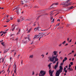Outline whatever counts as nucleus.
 I'll return each instance as SVG.
<instances>
[{"label":"nucleus","mask_w":76,"mask_h":76,"mask_svg":"<svg viewBox=\"0 0 76 76\" xmlns=\"http://www.w3.org/2000/svg\"><path fill=\"white\" fill-rule=\"evenodd\" d=\"M59 26V23L57 24L56 25V26Z\"/></svg>","instance_id":"obj_41"},{"label":"nucleus","mask_w":76,"mask_h":76,"mask_svg":"<svg viewBox=\"0 0 76 76\" xmlns=\"http://www.w3.org/2000/svg\"><path fill=\"white\" fill-rule=\"evenodd\" d=\"M3 33L4 34H6V33H7V31L3 32Z\"/></svg>","instance_id":"obj_31"},{"label":"nucleus","mask_w":76,"mask_h":76,"mask_svg":"<svg viewBox=\"0 0 76 76\" xmlns=\"http://www.w3.org/2000/svg\"><path fill=\"white\" fill-rule=\"evenodd\" d=\"M10 51V50L9 49H6L4 51V54H5L7 52H8V51Z\"/></svg>","instance_id":"obj_9"},{"label":"nucleus","mask_w":76,"mask_h":76,"mask_svg":"<svg viewBox=\"0 0 76 76\" xmlns=\"http://www.w3.org/2000/svg\"><path fill=\"white\" fill-rule=\"evenodd\" d=\"M56 76H59V75H56Z\"/></svg>","instance_id":"obj_64"},{"label":"nucleus","mask_w":76,"mask_h":76,"mask_svg":"<svg viewBox=\"0 0 76 76\" xmlns=\"http://www.w3.org/2000/svg\"><path fill=\"white\" fill-rule=\"evenodd\" d=\"M35 39H38L37 35H35L34 38L33 39V40H34Z\"/></svg>","instance_id":"obj_14"},{"label":"nucleus","mask_w":76,"mask_h":76,"mask_svg":"<svg viewBox=\"0 0 76 76\" xmlns=\"http://www.w3.org/2000/svg\"><path fill=\"white\" fill-rule=\"evenodd\" d=\"M58 3H53L51 6H53V5H58Z\"/></svg>","instance_id":"obj_12"},{"label":"nucleus","mask_w":76,"mask_h":76,"mask_svg":"<svg viewBox=\"0 0 76 76\" xmlns=\"http://www.w3.org/2000/svg\"><path fill=\"white\" fill-rule=\"evenodd\" d=\"M54 72V70H53L52 71H51V70L50 69L49 71V75L50 76H53V73Z\"/></svg>","instance_id":"obj_6"},{"label":"nucleus","mask_w":76,"mask_h":76,"mask_svg":"<svg viewBox=\"0 0 76 76\" xmlns=\"http://www.w3.org/2000/svg\"><path fill=\"white\" fill-rule=\"evenodd\" d=\"M34 75V72H32V75Z\"/></svg>","instance_id":"obj_50"},{"label":"nucleus","mask_w":76,"mask_h":76,"mask_svg":"<svg viewBox=\"0 0 76 76\" xmlns=\"http://www.w3.org/2000/svg\"><path fill=\"white\" fill-rule=\"evenodd\" d=\"M1 58L0 59V63H1Z\"/></svg>","instance_id":"obj_54"},{"label":"nucleus","mask_w":76,"mask_h":76,"mask_svg":"<svg viewBox=\"0 0 76 76\" xmlns=\"http://www.w3.org/2000/svg\"><path fill=\"white\" fill-rule=\"evenodd\" d=\"M70 64L71 65H73V62H71Z\"/></svg>","instance_id":"obj_37"},{"label":"nucleus","mask_w":76,"mask_h":76,"mask_svg":"<svg viewBox=\"0 0 76 76\" xmlns=\"http://www.w3.org/2000/svg\"><path fill=\"white\" fill-rule=\"evenodd\" d=\"M31 30H32V28L30 29L28 31V32H27V33H28V32H30Z\"/></svg>","instance_id":"obj_21"},{"label":"nucleus","mask_w":76,"mask_h":76,"mask_svg":"<svg viewBox=\"0 0 76 76\" xmlns=\"http://www.w3.org/2000/svg\"><path fill=\"white\" fill-rule=\"evenodd\" d=\"M3 40H2L1 41H0V42H3Z\"/></svg>","instance_id":"obj_62"},{"label":"nucleus","mask_w":76,"mask_h":76,"mask_svg":"<svg viewBox=\"0 0 76 76\" xmlns=\"http://www.w3.org/2000/svg\"><path fill=\"white\" fill-rule=\"evenodd\" d=\"M30 58H32L33 57V55H31L30 56Z\"/></svg>","instance_id":"obj_34"},{"label":"nucleus","mask_w":76,"mask_h":76,"mask_svg":"<svg viewBox=\"0 0 76 76\" xmlns=\"http://www.w3.org/2000/svg\"><path fill=\"white\" fill-rule=\"evenodd\" d=\"M4 42H2L1 43V44L3 45V46H4Z\"/></svg>","instance_id":"obj_27"},{"label":"nucleus","mask_w":76,"mask_h":76,"mask_svg":"<svg viewBox=\"0 0 76 76\" xmlns=\"http://www.w3.org/2000/svg\"><path fill=\"white\" fill-rule=\"evenodd\" d=\"M37 39H38V38L39 37H40V34H39V35L38 34L37 35Z\"/></svg>","instance_id":"obj_23"},{"label":"nucleus","mask_w":76,"mask_h":76,"mask_svg":"<svg viewBox=\"0 0 76 76\" xmlns=\"http://www.w3.org/2000/svg\"><path fill=\"white\" fill-rule=\"evenodd\" d=\"M15 69H16V65L15 64Z\"/></svg>","instance_id":"obj_36"},{"label":"nucleus","mask_w":76,"mask_h":76,"mask_svg":"<svg viewBox=\"0 0 76 76\" xmlns=\"http://www.w3.org/2000/svg\"><path fill=\"white\" fill-rule=\"evenodd\" d=\"M46 72L42 70L40 72V74L41 75V76H44L45 75Z\"/></svg>","instance_id":"obj_5"},{"label":"nucleus","mask_w":76,"mask_h":76,"mask_svg":"<svg viewBox=\"0 0 76 76\" xmlns=\"http://www.w3.org/2000/svg\"><path fill=\"white\" fill-rule=\"evenodd\" d=\"M54 55L53 56H55L56 55H57V51H54L53 52Z\"/></svg>","instance_id":"obj_16"},{"label":"nucleus","mask_w":76,"mask_h":76,"mask_svg":"<svg viewBox=\"0 0 76 76\" xmlns=\"http://www.w3.org/2000/svg\"><path fill=\"white\" fill-rule=\"evenodd\" d=\"M12 58H11V57H10V60H12Z\"/></svg>","instance_id":"obj_59"},{"label":"nucleus","mask_w":76,"mask_h":76,"mask_svg":"<svg viewBox=\"0 0 76 76\" xmlns=\"http://www.w3.org/2000/svg\"><path fill=\"white\" fill-rule=\"evenodd\" d=\"M57 21H59V22H60V19H58V20H57Z\"/></svg>","instance_id":"obj_56"},{"label":"nucleus","mask_w":76,"mask_h":76,"mask_svg":"<svg viewBox=\"0 0 76 76\" xmlns=\"http://www.w3.org/2000/svg\"><path fill=\"white\" fill-rule=\"evenodd\" d=\"M16 70H17L16 69H15V70H14V73H15L16 75Z\"/></svg>","instance_id":"obj_24"},{"label":"nucleus","mask_w":76,"mask_h":76,"mask_svg":"<svg viewBox=\"0 0 76 76\" xmlns=\"http://www.w3.org/2000/svg\"><path fill=\"white\" fill-rule=\"evenodd\" d=\"M57 67H58V65H55L54 67V69H56Z\"/></svg>","instance_id":"obj_18"},{"label":"nucleus","mask_w":76,"mask_h":76,"mask_svg":"<svg viewBox=\"0 0 76 76\" xmlns=\"http://www.w3.org/2000/svg\"><path fill=\"white\" fill-rule=\"evenodd\" d=\"M42 56V58H44V55L42 54V55H41V56Z\"/></svg>","instance_id":"obj_33"},{"label":"nucleus","mask_w":76,"mask_h":76,"mask_svg":"<svg viewBox=\"0 0 76 76\" xmlns=\"http://www.w3.org/2000/svg\"><path fill=\"white\" fill-rule=\"evenodd\" d=\"M20 19L21 21H23V20H24V18H23V17H21Z\"/></svg>","instance_id":"obj_13"},{"label":"nucleus","mask_w":76,"mask_h":76,"mask_svg":"<svg viewBox=\"0 0 76 76\" xmlns=\"http://www.w3.org/2000/svg\"><path fill=\"white\" fill-rule=\"evenodd\" d=\"M57 56L58 55H56V56H55V60L56 61H58V58H57Z\"/></svg>","instance_id":"obj_10"},{"label":"nucleus","mask_w":76,"mask_h":76,"mask_svg":"<svg viewBox=\"0 0 76 76\" xmlns=\"http://www.w3.org/2000/svg\"><path fill=\"white\" fill-rule=\"evenodd\" d=\"M45 31H48V29H45Z\"/></svg>","instance_id":"obj_63"},{"label":"nucleus","mask_w":76,"mask_h":76,"mask_svg":"<svg viewBox=\"0 0 76 76\" xmlns=\"http://www.w3.org/2000/svg\"><path fill=\"white\" fill-rule=\"evenodd\" d=\"M39 76H41V75L40 74V73H39Z\"/></svg>","instance_id":"obj_57"},{"label":"nucleus","mask_w":76,"mask_h":76,"mask_svg":"<svg viewBox=\"0 0 76 76\" xmlns=\"http://www.w3.org/2000/svg\"><path fill=\"white\" fill-rule=\"evenodd\" d=\"M68 45V44L66 43V45H65V46H66V45Z\"/></svg>","instance_id":"obj_60"},{"label":"nucleus","mask_w":76,"mask_h":76,"mask_svg":"<svg viewBox=\"0 0 76 76\" xmlns=\"http://www.w3.org/2000/svg\"><path fill=\"white\" fill-rule=\"evenodd\" d=\"M13 50L11 51L10 53H13Z\"/></svg>","instance_id":"obj_46"},{"label":"nucleus","mask_w":76,"mask_h":76,"mask_svg":"<svg viewBox=\"0 0 76 76\" xmlns=\"http://www.w3.org/2000/svg\"><path fill=\"white\" fill-rule=\"evenodd\" d=\"M28 36V39L26 37L25 38V39H26L24 41V43L25 44H27V43H28V42L30 41V39L29 38V37H30V35L29 34Z\"/></svg>","instance_id":"obj_2"},{"label":"nucleus","mask_w":76,"mask_h":76,"mask_svg":"<svg viewBox=\"0 0 76 76\" xmlns=\"http://www.w3.org/2000/svg\"><path fill=\"white\" fill-rule=\"evenodd\" d=\"M66 43V41H64L63 42H62V44H64Z\"/></svg>","instance_id":"obj_32"},{"label":"nucleus","mask_w":76,"mask_h":76,"mask_svg":"<svg viewBox=\"0 0 76 76\" xmlns=\"http://www.w3.org/2000/svg\"><path fill=\"white\" fill-rule=\"evenodd\" d=\"M55 56H53V55H52V57H51L49 59V60H50L51 62H53L54 61V59H55Z\"/></svg>","instance_id":"obj_3"},{"label":"nucleus","mask_w":76,"mask_h":76,"mask_svg":"<svg viewBox=\"0 0 76 76\" xmlns=\"http://www.w3.org/2000/svg\"><path fill=\"white\" fill-rule=\"evenodd\" d=\"M64 71L65 73H67V70H64Z\"/></svg>","instance_id":"obj_40"},{"label":"nucleus","mask_w":76,"mask_h":76,"mask_svg":"<svg viewBox=\"0 0 76 76\" xmlns=\"http://www.w3.org/2000/svg\"><path fill=\"white\" fill-rule=\"evenodd\" d=\"M67 41H69V38H68L67 39Z\"/></svg>","instance_id":"obj_44"},{"label":"nucleus","mask_w":76,"mask_h":76,"mask_svg":"<svg viewBox=\"0 0 76 76\" xmlns=\"http://www.w3.org/2000/svg\"><path fill=\"white\" fill-rule=\"evenodd\" d=\"M56 63V61L55 60L53 62V63Z\"/></svg>","instance_id":"obj_39"},{"label":"nucleus","mask_w":76,"mask_h":76,"mask_svg":"<svg viewBox=\"0 0 76 76\" xmlns=\"http://www.w3.org/2000/svg\"><path fill=\"white\" fill-rule=\"evenodd\" d=\"M7 26H4V27H5V28L7 27Z\"/></svg>","instance_id":"obj_48"},{"label":"nucleus","mask_w":76,"mask_h":76,"mask_svg":"<svg viewBox=\"0 0 76 76\" xmlns=\"http://www.w3.org/2000/svg\"><path fill=\"white\" fill-rule=\"evenodd\" d=\"M52 63H50L49 65H48V67H49V69L51 68V65L52 64Z\"/></svg>","instance_id":"obj_15"},{"label":"nucleus","mask_w":76,"mask_h":76,"mask_svg":"<svg viewBox=\"0 0 76 76\" xmlns=\"http://www.w3.org/2000/svg\"><path fill=\"white\" fill-rule=\"evenodd\" d=\"M14 25H15V24H13V25H12V28H13V26H14Z\"/></svg>","instance_id":"obj_49"},{"label":"nucleus","mask_w":76,"mask_h":76,"mask_svg":"<svg viewBox=\"0 0 76 76\" xmlns=\"http://www.w3.org/2000/svg\"><path fill=\"white\" fill-rule=\"evenodd\" d=\"M62 45V44H61L60 45H59V46L60 47L61 45Z\"/></svg>","instance_id":"obj_52"},{"label":"nucleus","mask_w":76,"mask_h":76,"mask_svg":"<svg viewBox=\"0 0 76 76\" xmlns=\"http://www.w3.org/2000/svg\"><path fill=\"white\" fill-rule=\"evenodd\" d=\"M66 67H64V70H66Z\"/></svg>","instance_id":"obj_58"},{"label":"nucleus","mask_w":76,"mask_h":76,"mask_svg":"<svg viewBox=\"0 0 76 76\" xmlns=\"http://www.w3.org/2000/svg\"><path fill=\"white\" fill-rule=\"evenodd\" d=\"M61 66H62V65H63V63L62 64V63H61Z\"/></svg>","instance_id":"obj_55"},{"label":"nucleus","mask_w":76,"mask_h":76,"mask_svg":"<svg viewBox=\"0 0 76 76\" xmlns=\"http://www.w3.org/2000/svg\"><path fill=\"white\" fill-rule=\"evenodd\" d=\"M59 69L56 72V75H57V76H58L59 75H60V74L63 72V71L62 70L63 69V67L61 66H60L59 67Z\"/></svg>","instance_id":"obj_1"},{"label":"nucleus","mask_w":76,"mask_h":76,"mask_svg":"<svg viewBox=\"0 0 76 76\" xmlns=\"http://www.w3.org/2000/svg\"><path fill=\"white\" fill-rule=\"evenodd\" d=\"M18 39L19 38H18V37H17V38L15 40L16 41H18Z\"/></svg>","instance_id":"obj_22"},{"label":"nucleus","mask_w":76,"mask_h":76,"mask_svg":"<svg viewBox=\"0 0 76 76\" xmlns=\"http://www.w3.org/2000/svg\"><path fill=\"white\" fill-rule=\"evenodd\" d=\"M2 73H4L5 71H4V70H3L2 71Z\"/></svg>","instance_id":"obj_30"},{"label":"nucleus","mask_w":76,"mask_h":76,"mask_svg":"<svg viewBox=\"0 0 76 76\" xmlns=\"http://www.w3.org/2000/svg\"><path fill=\"white\" fill-rule=\"evenodd\" d=\"M21 20H20V19H18V20H17V22H21Z\"/></svg>","instance_id":"obj_19"},{"label":"nucleus","mask_w":76,"mask_h":76,"mask_svg":"<svg viewBox=\"0 0 76 76\" xmlns=\"http://www.w3.org/2000/svg\"><path fill=\"white\" fill-rule=\"evenodd\" d=\"M15 26H16L15 25V26H14L13 27V28L12 29V31H14V30H15Z\"/></svg>","instance_id":"obj_20"},{"label":"nucleus","mask_w":76,"mask_h":76,"mask_svg":"<svg viewBox=\"0 0 76 76\" xmlns=\"http://www.w3.org/2000/svg\"><path fill=\"white\" fill-rule=\"evenodd\" d=\"M60 5H62V6H65L66 7H67L66 5V3L65 2H62L61 3Z\"/></svg>","instance_id":"obj_7"},{"label":"nucleus","mask_w":76,"mask_h":76,"mask_svg":"<svg viewBox=\"0 0 76 76\" xmlns=\"http://www.w3.org/2000/svg\"><path fill=\"white\" fill-rule=\"evenodd\" d=\"M58 61L56 63V65H57V66H58Z\"/></svg>","instance_id":"obj_38"},{"label":"nucleus","mask_w":76,"mask_h":76,"mask_svg":"<svg viewBox=\"0 0 76 76\" xmlns=\"http://www.w3.org/2000/svg\"><path fill=\"white\" fill-rule=\"evenodd\" d=\"M72 68H68V69L69 70V72H70V71H71V69Z\"/></svg>","instance_id":"obj_28"},{"label":"nucleus","mask_w":76,"mask_h":76,"mask_svg":"<svg viewBox=\"0 0 76 76\" xmlns=\"http://www.w3.org/2000/svg\"><path fill=\"white\" fill-rule=\"evenodd\" d=\"M72 42V39H71V40H70L69 41V42Z\"/></svg>","instance_id":"obj_51"},{"label":"nucleus","mask_w":76,"mask_h":76,"mask_svg":"<svg viewBox=\"0 0 76 76\" xmlns=\"http://www.w3.org/2000/svg\"><path fill=\"white\" fill-rule=\"evenodd\" d=\"M39 35H40V36H41V35H44L45 34L44 33H39Z\"/></svg>","instance_id":"obj_17"},{"label":"nucleus","mask_w":76,"mask_h":76,"mask_svg":"<svg viewBox=\"0 0 76 76\" xmlns=\"http://www.w3.org/2000/svg\"><path fill=\"white\" fill-rule=\"evenodd\" d=\"M39 28H40V27H39L37 28V30H38H38H39Z\"/></svg>","instance_id":"obj_29"},{"label":"nucleus","mask_w":76,"mask_h":76,"mask_svg":"<svg viewBox=\"0 0 76 76\" xmlns=\"http://www.w3.org/2000/svg\"><path fill=\"white\" fill-rule=\"evenodd\" d=\"M1 59L2 60V62L3 63L4 62V59L3 58H1Z\"/></svg>","instance_id":"obj_35"},{"label":"nucleus","mask_w":76,"mask_h":76,"mask_svg":"<svg viewBox=\"0 0 76 76\" xmlns=\"http://www.w3.org/2000/svg\"><path fill=\"white\" fill-rule=\"evenodd\" d=\"M45 30H41V31H44Z\"/></svg>","instance_id":"obj_53"},{"label":"nucleus","mask_w":76,"mask_h":76,"mask_svg":"<svg viewBox=\"0 0 76 76\" xmlns=\"http://www.w3.org/2000/svg\"><path fill=\"white\" fill-rule=\"evenodd\" d=\"M10 19H11V20H12L13 19V18L12 17H11L10 18Z\"/></svg>","instance_id":"obj_45"},{"label":"nucleus","mask_w":76,"mask_h":76,"mask_svg":"<svg viewBox=\"0 0 76 76\" xmlns=\"http://www.w3.org/2000/svg\"><path fill=\"white\" fill-rule=\"evenodd\" d=\"M20 31H18V34H19V33H20Z\"/></svg>","instance_id":"obj_61"},{"label":"nucleus","mask_w":76,"mask_h":76,"mask_svg":"<svg viewBox=\"0 0 76 76\" xmlns=\"http://www.w3.org/2000/svg\"><path fill=\"white\" fill-rule=\"evenodd\" d=\"M73 7V6H72L71 7H70L69 8V10H70V9H73V8H74V7Z\"/></svg>","instance_id":"obj_25"},{"label":"nucleus","mask_w":76,"mask_h":76,"mask_svg":"<svg viewBox=\"0 0 76 76\" xmlns=\"http://www.w3.org/2000/svg\"><path fill=\"white\" fill-rule=\"evenodd\" d=\"M17 13L18 15H19V11L18 10H17Z\"/></svg>","instance_id":"obj_26"},{"label":"nucleus","mask_w":76,"mask_h":76,"mask_svg":"<svg viewBox=\"0 0 76 76\" xmlns=\"http://www.w3.org/2000/svg\"><path fill=\"white\" fill-rule=\"evenodd\" d=\"M59 18H61V19H62L63 18V17H62V16H61L59 17Z\"/></svg>","instance_id":"obj_42"},{"label":"nucleus","mask_w":76,"mask_h":76,"mask_svg":"<svg viewBox=\"0 0 76 76\" xmlns=\"http://www.w3.org/2000/svg\"><path fill=\"white\" fill-rule=\"evenodd\" d=\"M67 60V57H65L64 59L63 60L62 62H63V64H64V62L65 61Z\"/></svg>","instance_id":"obj_11"},{"label":"nucleus","mask_w":76,"mask_h":76,"mask_svg":"<svg viewBox=\"0 0 76 76\" xmlns=\"http://www.w3.org/2000/svg\"><path fill=\"white\" fill-rule=\"evenodd\" d=\"M41 36L40 38H40V39H41V38H42V37H43V36Z\"/></svg>","instance_id":"obj_47"},{"label":"nucleus","mask_w":76,"mask_h":76,"mask_svg":"<svg viewBox=\"0 0 76 76\" xmlns=\"http://www.w3.org/2000/svg\"><path fill=\"white\" fill-rule=\"evenodd\" d=\"M69 68H70V67H71V65L70 64H69Z\"/></svg>","instance_id":"obj_43"},{"label":"nucleus","mask_w":76,"mask_h":76,"mask_svg":"<svg viewBox=\"0 0 76 76\" xmlns=\"http://www.w3.org/2000/svg\"><path fill=\"white\" fill-rule=\"evenodd\" d=\"M54 19L53 18V17H51L50 18V21L52 23H54Z\"/></svg>","instance_id":"obj_8"},{"label":"nucleus","mask_w":76,"mask_h":76,"mask_svg":"<svg viewBox=\"0 0 76 76\" xmlns=\"http://www.w3.org/2000/svg\"><path fill=\"white\" fill-rule=\"evenodd\" d=\"M70 1V0H68L65 2L66 4V5L67 7L69 5H71V4H72L71 3H69Z\"/></svg>","instance_id":"obj_4"}]
</instances>
